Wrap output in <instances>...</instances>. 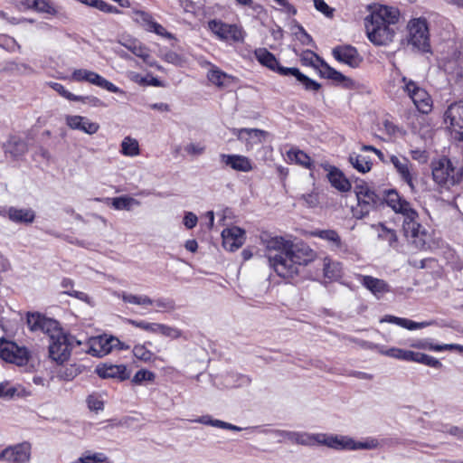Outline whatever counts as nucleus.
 Listing matches in <instances>:
<instances>
[{"label": "nucleus", "mask_w": 463, "mask_h": 463, "mask_svg": "<svg viewBox=\"0 0 463 463\" xmlns=\"http://www.w3.org/2000/svg\"><path fill=\"white\" fill-rule=\"evenodd\" d=\"M317 256L307 243L301 241L288 246L286 257L281 254L268 256L269 266L277 273V275L291 284H298L299 279L300 269L307 266L315 260Z\"/></svg>", "instance_id": "1"}, {"label": "nucleus", "mask_w": 463, "mask_h": 463, "mask_svg": "<svg viewBox=\"0 0 463 463\" xmlns=\"http://www.w3.org/2000/svg\"><path fill=\"white\" fill-rule=\"evenodd\" d=\"M368 8L370 14L364 18V26L369 41L377 46L387 45L395 34L390 25L398 23V9L383 5H369Z\"/></svg>", "instance_id": "2"}, {"label": "nucleus", "mask_w": 463, "mask_h": 463, "mask_svg": "<svg viewBox=\"0 0 463 463\" xmlns=\"http://www.w3.org/2000/svg\"><path fill=\"white\" fill-rule=\"evenodd\" d=\"M320 445L335 450H370L375 449L380 443L377 439L368 437L364 440H355L354 438L332 433H312L311 447Z\"/></svg>", "instance_id": "3"}, {"label": "nucleus", "mask_w": 463, "mask_h": 463, "mask_svg": "<svg viewBox=\"0 0 463 463\" xmlns=\"http://www.w3.org/2000/svg\"><path fill=\"white\" fill-rule=\"evenodd\" d=\"M408 42L423 53L431 52L429 24L426 18L411 19L408 24Z\"/></svg>", "instance_id": "4"}, {"label": "nucleus", "mask_w": 463, "mask_h": 463, "mask_svg": "<svg viewBox=\"0 0 463 463\" xmlns=\"http://www.w3.org/2000/svg\"><path fill=\"white\" fill-rule=\"evenodd\" d=\"M304 53H309L319 62L320 69L318 70V75L320 78L330 80L335 86L341 87L345 90L356 89V82L353 79L345 76L341 71L333 68L324 58L319 56L317 53L311 50H306L304 51Z\"/></svg>", "instance_id": "5"}, {"label": "nucleus", "mask_w": 463, "mask_h": 463, "mask_svg": "<svg viewBox=\"0 0 463 463\" xmlns=\"http://www.w3.org/2000/svg\"><path fill=\"white\" fill-rule=\"evenodd\" d=\"M74 335L58 332V335H52L49 345V357L59 364L69 360L73 348Z\"/></svg>", "instance_id": "6"}, {"label": "nucleus", "mask_w": 463, "mask_h": 463, "mask_svg": "<svg viewBox=\"0 0 463 463\" xmlns=\"http://www.w3.org/2000/svg\"><path fill=\"white\" fill-rule=\"evenodd\" d=\"M385 205L398 214L403 215L408 213L409 215L415 214L414 208L411 207V203L396 188H389L383 191L381 208Z\"/></svg>", "instance_id": "7"}, {"label": "nucleus", "mask_w": 463, "mask_h": 463, "mask_svg": "<svg viewBox=\"0 0 463 463\" xmlns=\"http://www.w3.org/2000/svg\"><path fill=\"white\" fill-rule=\"evenodd\" d=\"M29 352L25 347H21L13 341L0 338V357L5 362L24 365L29 360Z\"/></svg>", "instance_id": "8"}, {"label": "nucleus", "mask_w": 463, "mask_h": 463, "mask_svg": "<svg viewBox=\"0 0 463 463\" xmlns=\"http://www.w3.org/2000/svg\"><path fill=\"white\" fill-rule=\"evenodd\" d=\"M455 167L451 160L446 156L431 162L432 179L440 186L451 185V177Z\"/></svg>", "instance_id": "9"}, {"label": "nucleus", "mask_w": 463, "mask_h": 463, "mask_svg": "<svg viewBox=\"0 0 463 463\" xmlns=\"http://www.w3.org/2000/svg\"><path fill=\"white\" fill-rule=\"evenodd\" d=\"M332 55L338 62L353 69L359 68L364 61V58L359 53L357 48L351 44H342L334 47L332 49Z\"/></svg>", "instance_id": "10"}, {"label": "nucleus", "mask_w": 463, "mask_h": 463, "mask_svg": "<svg viewBox=\"0 0 463 463\" xmlns=\"http://www.w3.org/2000/svg\"><path fill=\"white\" fill-rule=\"evenodd\" d=\"M380 208L381 196L374 190H366L364 194L357 199V206L352 208V213L356 219H364L369 215L371 210Z\"/></svg>", "instance_id": "11"}, {"label": "nucleus", "mask_w": 463, "mask_h": 463, "mask_svg": "<svg viewBox=\"0 0 463 463\" xmlns=\"http://www.w3.org/2000/svg\"><path fill=\"white\" fill-rule=\"evenodd\" d=\"M133 14L134 21L147 32L155 33L167 39H175L174 34L167 32L164 26L156 23L150 13L143 10H134Z\"/></svg>", "instance_id": "12"}, {"label": "nucleus", "mask_w": 463, "mask_h": 463, "mask_svg": "<svg viewBox=\"0 0 463 463\" xmlns=\"http://www.w3.org/2000/svg\"><path fill=\"white\" fill-rule=\"evenodd\" d=\"M254 56L261 66L268 68L271 71L276 72L280 76H288L290 67H285L281 65L275 54H273L268 49L257 48L254 51Z\"/></svg>", "instance_id": "13"}, {"label": "nucleus", "mask_w": 463, "mask_h": 463, "mask_svg": "<svg viewBox=\"0 0 463 463\" xmlns=\"http://www.w3.org/2000/svg\"><path fill=\"white\" fill-rule=\"evenodd\" d=\"M445 121L449 120L453 128H458L456 131L457 139L463 142V100L451 103L444 113Z\"/></svg>", "instance_id": "14"}, {"label": "nucleus", "mask_w": 463, "mask_h": 463, "mask_svg": "<svg viewBox=\"0 0 463 463\" xmlns=\"http://www.w3.org/2000/svg\"><path fill=\"white\" fill-rule=\"evenodd\" d=\"M31 445L23 442L13 447H8L0 452V460H8L14 463H24L30 459Z\"/></svg>", "instance_id": "15"}, {"label": "nucleus", "mask_w": 463, "mask_h": 463, "mask_svg": "<svg viewBox=\"0 0 463 463\" xmlns=\"http://www.w3.org/2000/svg\"><path fill=\"white\" fill-rule=\"evenodd\" d=\"M233 135L237 136L238 141L245 144L246 150L249 151L254 145L260 143L269 133L259 128H233Z\"/></svg>", "instance_id": "16"}, {"label": "nucleus", "mask_w": 463, "mask_h": 463, "mask_svg": "<svg viewBox=\"0 0 463 463\" xmlns=\"http://www.w3.org/2000/svg\"><path fill=\"white\" fill-rule=\"evenodd\" d=\"M113 341H118V338L112 335L108 336L107 335L91 338L90 339V346L87 352L93 356L102 357L114 349Z\"/></svg>", "instance_id": "17"}, {"label": "nucleus", "mask_w": 463, "mask_h": 463, "mask_svg": "<svg viewBox=\"0 0 463 463\" xmlns=\"http://www.w3.org/2000/svg\"><path fill=\"white\" fill-rule=\"evenodd\" d=\"M1 215L7 217L11 222L21 224L33 223L35 219V213L31 208H16L11 206L4 209Z\"/></svg>", "instance_id": "18"}, {"label": "nucleus", "mask_w": 463, "mask_h": 463, "mask_svg": "<svg viewBox=\"0 0 463 463\" xmlns=\"http://www.w3.org/2000/svg\"><path fill=\"white\" fill-rule=\"evenodd\" d=\"M96 373L102 379L117 378L119 381H125L129 378L127 366L124 364H99L95 369Z\"/></svg>", "instance_id": "19"}, {"label": "nucleus", "mask_w": 463, "mask_h": 463, "mask_svg": "<svg viewBox=\"0 0 463 463\" xmlns=\"http://www.w3.org/2000/svg\"><path fill=\"white\" fill-rule=\"evenodd\" d=\"M260 238L261 244L268 250H277L279 251L278 254L286 257L288 246L290 245L291 241L285 240L282 236H272L271 233L268 232H263Z\"/></svg>", "instance_id": "20"}, {"label": "nucleus", "mask_w": 463, "mask_h": 463, "mask_svg": "<svg viewBox=\"0 0 463 463\" xmlns=\"http://www.w3.org/2000/svg\"><path fill=\"white\" fill-rule=\"evenodd\" d=\"M360 278L361 284L378 299L384 293L391 291L389 284L383 279H377L369 275H361Z\"/></svg>", "instance_id": "21"}, {"label": "nucleus", "mask_w": 463, "mask_h": 463, "mask_svg": "<svg viewBox=\"0 0 463 463\" xmlns=\"http://www.w3.org/2000/svg\"><path fill=\"white\" fill-rule=\"evenodd\" d=\"M66 124L71 129L80 130L89 135L95 134L99 129V125L90 121L87 118L78 115L67 116Z\"/></svg>", "instance_id": "22"}, {"label": "nucleus", "mask_w": 463, "mask_h": 463, "mask_svg": "<svg viewBox=\"0 0 463 463\" xmlns=\"http://www.w3.org/2000/svg\"><path fill=\"white\" fill-rule=\"evenodd\" d=\"M326 179L330 183L331 186L340 193H347L352 189V184L350 180L338 167H333L330 170V173L326 174Z\"/></svg>", "instance_id": "23"}, {"label": "nucleus", "mask_w": 463, "mask_h": 463, "mask_svg": "<svg viewBox=\"0 0 463 463\" xmlns=\"http://www.w3.org/2000/svg\"><path fill=\"white\" fill-rule=\"evenodd\" d=\"M287 77L295 78L296 81L300 84L306 91L316 93L322 88L321 83L303 73L298 67H290Z\"/></svg>", "instance_id": "24"}, {"label": "nucleus", "mask_w": 463, "mask_h": 463, "mask_svg": "<svg viewBox=\"0 0 463 463\" xmlns=\"http://www.w3.org/2000/svg\"><path fill=\"white\" fill-rule=\"evenodd\" d=\"M275 436L287 439L292 443L311 447L312 433L305 431H290L284 430H270Z\"/></svg>", "instance_id": "25"}, {"label": "nucleus", "mask_w": 463, "mask_h": 463, "mask_svg": "<svg viewBox=\"0 0 463 463\" xmlns=\"http://www.w3.org/2000/svg\"><path fill=\"white\" fill-rule=\"evenodd\" d=\"M390 162L393 165L402 180L410 186L411 191H413L415 186L413 184L412 175L409 168V159L407 157H402V161H401L398 156L392 155L390 156Z\"/></svg>", "instance_id": "26"}, {"label": "nucleus", "mask_w": 463, "mask_h": 463, "mask_svg": "<svg viewBox=\"0 0 463 463\" xmlns=\"http://www.w3.org/2000/svg\"><path fill=\"white\" fill-rule=\"evenodd\" d=\"M30 394L31 392L20 384L11 385L8 381L0 383V399L10 401L15 397L24 398Z\"/></svg>", "instance_id": "27"}, {"label": "nucleus", "mask_w": 463, "mask_h": 463, "mask_svg": "<svg viewBox=\"0 0 463 463\" xmlns=\"http://www.w3.org/2000/svg\"><path fill=\"white\" fill-rule=\"evenodd\" d=\"M416 109L422 114H429L432 109V99L422 88L410 96Z\"/></svg>", "instance_id": "28"}, {"label": "nucleus", "mask_w": 463, "mask_h": 463, "mask_svg": "<svg viewBox=\"0 0 463 463\" xmlns=\"http://www.w3.org/2000/svg\"><path fill=\"white\" fill-rule=\"evenodd\" d=\"M5 154H9L14 158H19L24 156L27 150V143L19 137L13 136L4 144Z\"/></svg>", "instance_id": "29"}, {"label": "nucleus", "mask_w": 463, "mask_h": 463, "mask_svg": "<svg viewBox=\"0 0 463 463\" xmlns=\"http://www.w3.org/2000/svg\"><path fill=\"white\" fill-rule=\"evenodd\" d=\"M415 214L404 213L402 216L404 217L402 223V230L404 235L408 238H418L420 234V231L421 229V224L417 221L419 218L418 212L414 209Z\"/></svg>", "instance_id": "30"}, {"label": "nucleus", "mask_w": 463, "mask_h": 463, "mask_svg": "<svg viewBox=\"0 0 463 463\" xmlns=\"http://www.w3.org/2000/svg\"><path fill=\"white\" fill-rule=\"evenodd\" d=\"M287 156L290 162L301 165L308 170L315 168V163L311 157L303 150L298 148H290L287 152Z\"/></svg>", "instance_id": "31"}, {"label": "nucleus", "mask_w": 463, "mask_h": 463, "mask_svg": "<svg viewBox=\"0 0 463 463\" xmlns=\"http://www.w3.org/2000/svg\"><path fill=\"white\" fill-rule=\"evenodd\" d=\"M348 162L361 174L370 172L373 167V163L369 157L358 155L354 152L349 155Z\"/></svg>", "instance_id": "32"}, {"label": "nucleus", "mask_w": 463, "mask_h": 463, "mask_svg": "<svg viewBox=\"0 0 463 463\" xmlns=\"http://www.w3.org/2000/svg\"><path fill=\"white\" fill-rule=\"evenodd\" d=\"M208 26L210 30L222 40H228L232 37V24L213 19L209 21Z\"/></svg>", "instance_id": "33"}, {"label": "nucleus", "mask_w": 463, "mask_h": 463, "mask_svg": "<svg viewBox=\"0 0 463 463\" xmlns=\"http://www.w3.org/2000/svg\"><path fill=\"white\" fill-rule=\"evenodd\" d=\"M231 213V210L229 208H226L225 210H223L219 220V222L222 225H227V227L224 228L222 232V246L227 251H232V227H230L226 223V220L230 218Z\"/></svg>", "instance_id": "34"}, {"label": "nucleus", "mask_w": 463, "mask_h": 463, "mask_svg": "<svg viewBox=\"0 0 463 463\" xmlns=\"http://www.w3.org/2000/svg\"><path fill=\"white\" fill-rule=\"evenodd\" d=\"M414 346L434 352L456 351V348H459L458 344H434L430 339H425Z\"/></svg>", "instance_id": "35"}, {"label": "nucleus", "mask_w": 463, "mask_h": 463, "mask_svg": "<svg viewBox=\"0 0 463 463\" xmlns=\"http://www.w3.org/2000/svg\"><path fill=\"white\" fill-rule=\"evenodd\" d=\"M88 82L107 90L112 93H123V91L118 87L94 71H90V80Z\"/></svg>", "instance_id": "36"}, {"label": "nucleus", "mask_w": 463, "mask_h": 463, "mask_svg": "<svg viewBox=\"0 0 463 463\" xmlns=\"http://www.w3.org/2000/svg\"><path fill=\"white\" fill-rule=\"evenodd\" d=\"M121 44L136 56L142 58L145 62L152 65V63L149 61L150 55L147 53V49L139 42L137 40H128L127 43H121Z\"/></svg>", "instance_id": "37"}, {"label": "nucleus", "mask_w": 463, "mask_h": 463, "mask_svg": "<svg viewBox=\"0 0 463 463\" xmlns=\"http://www.w3.org/2000/svg\"><path fill=\"white\" fill-rule=\"evenodd\" d=\"M312 236L320 238L322 240L332 242L334 246L340 249L342 247V240L339 234L335 230H315L312 232Z\"/></svg>", "instance_id": "38"}, {"label": "nucleus", "mask_w": 463, "mask_h": 463, "mask_svg": "<svg viewBox=\"0 0 463 463\" xmlns=\"http://www.w3.org/2000/svg\"><path fill=\"white\" fill-rule=\"evenodd\" d=\"M411 362L419 363L435 369H440L443 366L441 362L434 356L414 351Z\"/></svg>", "instance_id": "39"}, {"label": "nucleus", "mask_w": 463, "mask_h": 463, "mask_svg": "<svg viewBox=\"0 0 463 463\" xmlns=\"http://www.w3.org/2000/svg\"><path fill=\"white\" fill-rule=\"evenodd\" d=\"M297 28L298 32L294 33L296 38L300 42L302 45L310 46L317 48V44L312 36L306 31V29L297 21L293 20L292 28Z\"/></svg>", "instance_id": "40"}, {"label": "nucleus", "mask_w": 463, "mask_h": 463, "mask_svg": "<svg viewBox=\"0 0 463 463\" xmlns=\"http://www.w3.org/2000/svg\"><path fill=\"white\" fill-rule=\"evenodd\" d=\"M138 205H140L139 201H137V199H135L133 197L127 196V195L115 197L112 199V206L116 210L130 211L133 206H138Z\"/></svg>", "instance_id": "41"}, {"label": "nucleus", "mask_w": 463, "mask_h": 463, "mask_svg": "<svg viewBox=\"0 0 463 463\" xmlns=\"http://www.w3.org/2000/svg\"><path fill=\"white\" fill-rule=\"evenodd\" d=\"M378 227L380 228L378 238L383 241H387L389 246L394 248L398 242L396 232L388 228L383 222H379Z\"/></svg>", "instance_id": "42"}, {"label": "nucleus", "mask_w": 463, "mask_h": 463, "mask_svg": "<svg viewBox=\"0 0 463 463\" xmlns=\"http://www.w3.org/2000/svg\"><path fill=\"white\" fill-rule=\"evenodd\" d=\"M380 353L389 357L409 362H411V357L413 356V351L402 349L398 347H392L386 350H380Z\"/></svg>", "instance_id": "43"}, {"label": "nucleus", "mask_w": 463, "mask_h": 463, "mask_svg": "<svg viewBox=\"0 0 463 463\" xmlns=\"http://www.w3.org/2000/svg\"><path fill=\"white\" fill-rule=\"evenodd\" d=\"M121 298L125 303L139 306L152 305L154 303L153 299L146 295L137 296L123 292Z\"/></svg>", "instance_id": "44"}, {"label": "nucleus", "mask_w": 463, "mask_h": 463, "mask_svg": "<svg viewBox=\"0 0 463 463\" xmlns=\"http://www.w3.org/2000/svg\"><path fill=\"white\" fill-rule=\"evenodd\" d=\"M121 152L125 156H137L139 154L138 142L130 137H125L121 143Z\"/></svg>", "instance_id": "45"}, {"label": "nucleus", "mask_w": 463, "mask_h": 463, "mask_svg": "<svg viewBox=\"0 0 463 463\" xmlns=\"http://www.w3.org/2000/svg\"><path fill=\"white\" fill-rule=\"evenodd\" d=\"M252 169V162L249 157L233 154V170L250 172Z\"/></svg>", "instance_id": "46"}, {"label": "nucleus", "mask_w": 463, "mask_h": 463, "mask_svg": "<svg viewBox=\"0 0 463 463\" xmlns=\"http://www.w3.org/2000/svg\"><path fill=\"white\" fill-rule=\"evenodd\" d=\"M41 332H43L50 335V340L52 339V335H58V332H62L59 326V322L49 317H44L42 326Z\"/></svg>", "instance_id": "47"}, {"label": "nucleus", "mask_w": 463, "mask_h": 463, "mask_svg": "<svg viewBox=\"0 0 463 463\" xmlns=\"http://www.w3.org/2000/svg\"><path fill=\"white\" fill-rule=\"evenodd\" d=\"M208 79L209 80L215 84L218 87H223L225 86L226 80L230 79V76H228L226 73L222 72L217 68L212 69L208 72Z\"/></svg>", "instance_id": "48"}, {"label": "nucleus", "mask_w": 463, "mask_h": 463, "mask_svg": "<svg viewBox=\"0 0 463 463\" xmlns=\"http://www.w3.org/2000/svg\"><path fill=\"white\" fill-rule=\"evenodd\" d=\"M45 316L35 312V313H27L26 322L29 329L31 331H40L42 323L44 319Z\"/></svg>", "instance_id": "49"}, {"label": "nucleus", "mask_w": 463, "mask_h": 463, "mask_svg": "<svg viewBox=\"0 0 463 463\" xmlns=\"http://www.w3.org/2000/svg\"><path fill=\"white\" fill-rule=\"evenodd\" d=\"M324 276L331 280H337L341 278L339 263H324Z\"/></svg>", "instance_id": "50"}, {"label": "nucleus", "mask_w": 463, "mask_h": 463, "mask_svg": "<svg viewBox=\"0 0 463 463\" xmlns=\"http://www.w3.org/2000/svg\"><path fill=\"white\" fill-rule=\"evenodd\" d=\"M157 334L171 339H177L182 336L183 333L180 329L165 324H158Z\"/></svg>", "instance_id": "51"}, {"label": "nucleus", "mask_w": 463, "mask_h": 463, "mask_svg": "<svg viewBox=\"0 0 463 463\" xmlns=\"http://www.w3.org/2000/svg\"><path fill=\"white\" fill-rule=\"evenodd\" d=\"M126 322L129 325H132L135 327L141 328L145 331L157 334V327L159 323H149L144 320H134V319H126Z\"/></svg>", "instance_id": "52"}, {"label": "nucleus", "mask_w": 463, "mask_h": 463, "mask_svg": "<svg viewBox=\"0 0 463 463\" xmlns=\"http://www.w3.org/2000/svg\"><path fill=\"white\" fill-rule=\"evenodd\" d=\"M134 356L143 362H149L153 357V353L144 345H137L133 348Z\"/></svg>", "instance_id": "53"}, {"label": "nucleus", "mask_w": 463, "mask_h": 463, "mask_svg": "<svg viewBox=\"0 0 463 463\" xmlns=\"http://www.w3.org/2000/svg\"><path fill=\"white\" fill-rule=\"evenodd\" d=\"M156 378V374L148 370L141 369L137 371L132 378L134 384H141L144 382H153Z\"/></svg>", "instance_id": "54"}, {"label": "nucleus", "mask_w": 463, "mask_h": 463, "mask_svg": "<svg viewBox=\"0 0 463 463\" xmlns=\"http://www.w3.org/2000/svg\"><path fill=\"white\" fill-rule=\"evenodd\" d=\"M246 232L243 228L233 225V251L240 249L245 242Z\"/></svg>", "instance_id": "55"}, {"label": "nucleus", "mask_w": 463, "mask_h": 463, "mask_svg": "<svg viewBox=\"0 0 463 463\" xmlns=\"http://www.w3.org/2000/svg\"><path fill=\"white\" fill-rule=\"evenodd\" d=\"M434 324H435L434 321L416 322L414 320L404 317L402 327L412 331V330L425 328V327L434 325Z\"/></svg>", "instance_id": "56"}, {"label": "nucleus", "mask_w": 463, "mask_h": 463, "mask_svg": "<svg viewBox=\"0 0 463 463\" xmlns=\"http://www.w3.org/2000/svg\"><path fill=\"white\" fill-rule=\"evenodd\" d=\"M313 3L315 8L326 17L332 18L334 16L335 8L329 6L324 0H313Z\"/></svg>", "instance_id": "57"}, {"label": "nucleus", "mask_w": 463, "mask_h": 463, "mask_svg": "<svg viewBox=\"0 0 463 463\" xmlns=\"http://www.w3.org/2000/svg\"><path fill=\"white\" fill-rule=\"evenodd\" d=\"M71 101H80L88 104L91 107H105V103L95 96H78L77 99H73Z\"/></svg>", "instance_id": "58"}, {"label": "nucleus", "mask_w": 463, "mask_h": 463, "mask_svg": "<svg viewBox=\"0 0 463 463\" xmlns=\"http://www.w3.org/2000/svg\"><path fill=\"white\" fill-rule=\"evenodd\" d=\"M108 460V457L103 453H94L92 455H85L80 458L81 463H104Z\"/></svg>", "instance_id": "59"}, {"label": "nucleus", "mask_w": 463, "mask_h": 463, "mask_svg": "<svg viewBox=\"0 0 463 463\" xmlns=\"http://www.w3.org/2000/svg\"><path fill=\"white\" fill-rule=\"evenodd\" d=\"M299 200H303L308 208H315L319 203L318 194L315 192L301 194Z\"/></svg>", "instance_id": "60"}, {"label": "nucleus", "mask_w": 463, "mask_h": 463, "mask_svg": "<svg viewBox=\"0 0 463 463\" xmlns=\"http://www.w3.org/2000/svg\"><path fill=\"white\" fill-rule=\"evenodd\" d=\"M402 81L404 83L402 90L404 92L407 93L409 97L421 88L418 85L416 81L405 76L402 78Z\"/></svg>", "instance_id": "61"}, {"label": "nucleus", "mask_w": 463, "mask_h": 463, "mask_svg": "<svg viewBox=\"0 0 463 463\" xmlns=\"http://www.w3.org/2000/svg\"><path fill=\"white\" fill-rule=\"evenodd\" d=\"M87 404L90 411L96 412L102 411L104 409L103 402L99 397L93 394L88 396Z\"/></svg>", "instance_id": "62"}, {"label": "nucleus", "mask_w": 463, "mask_h": 463, "mask_svg": "<svg viewBox=\"0 0 463 463\" xmlns=\"http://www.w3.org/2000/svg\"><path fill=\"white\" fill-rule=\"evenodd\" d=\"M153 301L156 305V307H158L159 308H163V309L168 310V311H172V310L175 309V303L172 298H159Z\"/></svg>", "instance_id": "63"}, {"label": "nucleus", "mask_w": 463, "mask_h": 463, "mask_svg": "<svg viewBox=\"0 0 463 463\" xmlns=\"http://www.w3.org/2000/svg\"><path fill=\"white\" fill-rule=\"evenodd\" d=\"M354 183H355V184H354V192L355 194L356 199H360V197H362L364 194V192L366 190H372L368 186L367 183L363 179H360L357 177L355 179Z\"/></svg>", "instance_id": "64"}]
</instances>
